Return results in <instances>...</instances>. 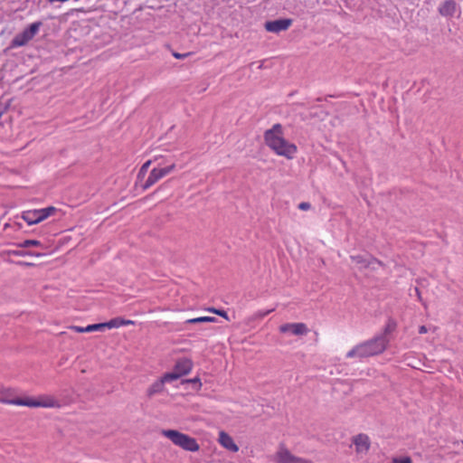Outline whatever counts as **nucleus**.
Wrapping results in <instances>:
<instances>
[{"instance_id": "nucleus-32", "label": "nucleus", "mask_w": 463, "mask_h": 463, "mask_svg": "<svg viewBox=\"0 0 463 463\" xmlns=\"http://www.w3.org/2000/svg\"><path fill=\"white\" fill-rule=\"evenodd\" d=\"M134 322L132 320H124L123 326L125 325H132Z\"/></svg>"}, {"instance_id": "nucleus-2", "label": "nucleus", "mask_w": 463, "mask_h": 463, "mask_svg": "<svg viewBox=\"0 0 463 463\" xmlns=\"http://www.w3.org/2000/svg\"><path fill=\"white\" fill-rule=\"evenodd\" d=\"M389 344L388 337L377 335L373 339L361 343L351 349L347 354V358H364L382 354Z\"/></svg>"}, {"instance_id": "nucleus-19", "label": "nucleus", "mask_w": 463, "mask_h": 463, "mask_svg": "<svg viewBox=\"0 0 463 463\" xmlns=\"http://www.w3.org/2000/svg\"><path fill=\"white\" fill-rule=\"evenodd\" d=\"M215 317H200L196 318H191L186 321V323L189 324H197V323H203V322H214Z\"/></svg>"}, {"instance_id": "nucleus-9", "label": "nucleus", "mask_w": 463, "mask_h": 463, "mask_svg": "<svg viewBox=\"0 0 463 463\" xmlns=\"http://www.w3.org/2000/svg\"><path fill=\"white\" fill-rule=\"evenodd\" d=\"M175 168V164L172 163L171 165L165 166V167H155L150 172L146 184L144 185L145 188H148L152 186L154 184H156L157 181L170 174L172 171H174Z\"/></svg>"}, {"instance_id": "nucleus-20", "label": "nucleus", "mask_w": 463, "mask_h": 463, "mask_svg": "<svg viewBox=\"0 0 463 463\" xmlns=\"http://www.w3.org/2000/svg\"><path fill=\"white\" fill-rule=\"evenodd\" d=\"M396 328V323L392 319H389L387 325L384 327L383 333L381 335L387 337V335L392 333Z\"/></svg>"}, {"instance_id": "nucleus-7", "label": "nucleus", "mask_w": 463, "mask_h": 463, "mask_svg": "<svg viewBox=\"0 0 463 463\" xmlns=\"http://www.w3.org/2000/svg\"><path fill=\"white\" fill-rule=\"evenodd\" d=\"M276 463H313L311 460L293 455L286 447L280 446L275 454Z\"/></svg>"}, {"instance_id": "nucleus-22", "label": "nucleus", "mask_w": 463, "mask_h": 463, "mask_svg": "<svg viewBox=\"0 0 463 463\" xmlns=\"http://www.w3.org/2000/svg\"><path fill=\"white\" fill-rule=\"evenodd\" d=\"M105 329V323L93 324L87 326L88 333Z\"/></svg>"}, {"instance_id": "nucleus-6", "label": "nucleus", "mask_w": 463, "mask_h": 463, "mask_svg": "<svg viewBox=\"0 0 463 463\" xmlns=\"http://www.w3.org/2000/svg\"><path fill=\"white\" fill-rule=\"evenodd\" d=\"M56 212L57 209L53 206H49L42 209L28 210L23 212L22 218L29 225H33L42 222L50 216L54 215Z\"/></svg>"}, {"instance_id": "nucleus-24", "label": "nucleus", "mask_w": 463, "mask_h": 463, "mask_svg": "<svg viewBox=\"0 0 463 463\" xmlns=\"http://www.w3.org/2000/svg\"><path fill=\"white\" fill-rule=\"evenodd\" d=\"M70 328L77 333H88L87 326L82 327V326H72Z\"/></svg>"}, {"instance_id": "nucleus-5", "label": "nucleus", "mask_w": 463, "mask_h": 463, "mask_svg": "<svg viewBox=\"0 0 463 463\" xmlns=\"http://www.w3.org/2000/svg\"><path fill=\"white\" fill-rule=\"evenodd\" d=\"M0 402L6 403V404L27 406V407L54 408V407L60 406L58 401H56L52 396H42L38 400H33V399H30V398L6 399V398L0 397Z\"/></svg>"}, {"instance_id": "nucleus-30", "label": "nucleus", "mask_w": 463, "mask_h": 463, "mask_svg": "<svg viewBox=\"0 0 463 463\" xmlns=\"http://www.w3.org/2000/svg\"><path fill=\"white\" fill-rule=\"evenodd\" d=\"M427 331H428V329H427V327L425 326H421L419 328V333L420 334H425V333H427Z\"/></svg>"}, {"instance_id": "nucleus-16", "label": "nucleus", "mask_w": 463, "mask_h": 463, "mask_svg": "<svg viewBox=\"0 0 463 463\" xmlns=\"http://www.w3.org/2000/svg\"><path fill=\"white\" fill-rule=\"evenodd\" d=\"M165 383L163 382V379L155 382L147 390L148 396H153L156 393L161 392L164 389V384Z\"/></svg>"}, {"instance_id": "nucleus-4", "label": "nucleus", "mask_w": 463, "mask_h": 463, "mask_svg": "<svg viewBox=\"0 0 463 463\" xmlns=\"http://www.w3.org/2000/svg\"><path fill=\"white\" fill-rule=\"evenodd\" d=\"M352 265L354 269L364 271L366 276L373 272H385V266L371 256L355 255L351 256Z\"/></svg>"}, {"instance_id": "nucleus-18", "label": "nucleus", "mask_w": 463, "mask_h": 463, "mask_svg": "<svg viewBox=\"0 0 463 463\" xmlns=\"http://www.w3.org/2000/svg\"><path fill=\"white\" fill-rule=\"evenodd\" d=\"M161 378L163 379V382L170 383V382H173V381H175V380L181 378V376L176 372H175L173 370L170 373H165Z\"/></svg>"}, {"instance_id": "nucleus-14", "label": "nucleus", "mask_w": 463, "mask_h": 463, "mask_svg": "<svg viewBox=\"0 0 463 463\" xmlns=\"http://www.w3.org/2000/svg\"><path fill=\"white\" fill-rule=\"evenodd\" d=\"M438 11L444 17H452L458 11L457 3L454 0H446L439 5Z\"/></svg>"}, {"instance_id": "nucleus-23", "label": "nucleus", "mask_w": 463, "mask_h": 463, "mask_svg": "<svg viewBox=\"0 0 463 463\" xmlns=\"http://www.w3.org/2000/svg\"><path fill=\"white\" fill-rule=\"evenodd\" d=\"M150 164H151V160L146 161V163L141 166V168H140V170H139V174H138V175H146V171H147V169H148V167H149V165H150Z\"/></svg>"}, {"instance_id": "nucleus-10", "label": "nucleus", "mask_w": 463, "mask_h": 463, "mask_svg": "<svg viewBox=\"0 0 463 463\" xmlns=\"http://www.w3.org/2000/svg\"><path fill=\"white\" fill-rule=\"evenodd\" d=\"M281 334H288L291 335L302 336L309 332L307 326L304 323H286L279 328Z\"/></svg>"}, {"instance_id": "nucleus-8", "label": "nucleus", "mask_w": 463, "mask_h": 463, "mask_svg": "<svg viewBox=\"0 0 463 463\" xmlns=\"http://www.w3.org/2000/svg\"><path fill=\"white\" fill-rule=\"evenodd\" d=\"M41 26V23H33L28 28L24 29L21 33L17 34L14 40L13 44L14 46H23L32 40L34 35L38 33Z\"/></svg>"}, {"instance_id": "nucleus-34", "label": "nucleus", "mask_w": 463, "mask_h": 463, "mask_svg": "<svg viewBox=\"0 0 463 463\" xmlns=\"http://www.w3.org/2000/svg\"><path fill=\"white\" fill-rule=\"evenodd\" d=\"M17 255H24L23 252H17Z\"/></svg>"}, {"instance_id": "nucleus-31", "label": "nucleus", "mask_w": 463, "mask_h": 463, "mask_svg": "<svg viewBox=\"0 0 463 463\" xmlns=\"http://www.w3.org/2000/svg\"><path fill=\"white\" fill-rule=\"evenodd\" d=\"M273 309H270V310H267L265 312H261L259 314L260 317H263L265 316H267L269 313H270Z\"/></svg>"}, {"instance_id": "nucleus-1", "label": "nucleus", "mask_w": 463, "mask_h": 463, "mask_svg": "<svg viewBox=\"0 0 463 463\" xmlns=\"http://www.w3.org/2000/svg\"><path fill=\"white\" fill-rule=\"evenodd\" d=\"M265 140L268 146L279 156L291 159L297 153V146L284 138L279 124L274 125L265 132Z\"/></svg>"}, {"instance_id": "nucleus-29", "label": "nucleus", "mask_w": 463, "mask_h": 463, "mask_svg": "<svg viewBox=\"0 0 463 463\" xmlns=\"http://www.w3.org/2000/svg\"><path fill=\"white\" fill-rule=\"evenodd\" d=\"M187 382L192 383H197L199 388L202 386V383H201V380L199 377H195V378L187 380Z\"/></svg>"}, {"instance_id": "nucleus-33", "label": "nucleus", "mask_w": 463, "mask_h": 463, "mask_svg": "<svg viewBox=\"0 0 463 463\" xmlns=\"http://www.w3.org/2000/svg\"><path fill=\"white\" fill-rule=\"evenodd\" d=\"M416 296H417V298H420V291H416Z\"/></svg>"}, {"instance_id": "nucleus-21", "label": "nucleus", "mask_w": 463, "mask_h": 463, "mask_svg": "<svg viewBox=\"0 0 463 463\" xmlns=\"http://www.w3.org/2000/svg\"><path fill=\"white\" fill-rule=\"evenodd\" d=\"M41 245V242L36 240H25L19 244L22 248H29V247H38Z\"/></svg>"}, {"instance_id": "nucleus-13", "label": "nucleus", "mask_w": 463, "mask_h": 463, "mask_svg": "<svg viewBox=\"0 0 463 463\" xmlns=\"http://www.w3.org/2000/svg\"><path fill=\"white\" fill-rule=\"evenodd\" d=\"M218 442L220 445L232 452L239 451L238 445L234 442L233 439L224 430L219 432Z\"/></svg>"}, {"instance_id": "nucleus-28", "label": "nucleus", "mask_w": 463, "mask_h": 463, "mask_svg": "<svg viewBox=\"0 0 463 463\" xmlns=\"http://www.w3.org/2000/svg\"><path fill=\"white\" fill-rule=\"evenodd\" d=\"M209 310H210L211 312H213V313L218 314V315H220V316H222V317H223L227 318L226 312H225V311H223V310H217V309H215V308H211V309H209Z\"/></svg>"}, {"instance_id": "nucleus-26", "label": "nucleus", "mask_w": 463, "mask_h": 463, "mask_svg": "<svg viewBox=\"0 0 463 463\" xmlns=\"http://www.w3.org/2000/svg\"><path fill=\"white\" fill-rule=\"evenodd\" d=\"M189 55H190L189 52H186V53H179V52H173V56L179 60L184 59V58L188 57Z\"/></svg>"}, {"instance_id": "nucleus-27", "label": "nucleus", "mask_w": 463, "mask_h": 463, "mask_svg": "<svg viewBox=\"0 0 463 463\" xmlns=\"http://www.w3.org/2000/svg\"><path fill=\"white\" fill-rule=\"evenodd\" d=\"M392 463H411V460L410 458H394Z\"/></svg>"}, {"instance_id": "nucleus-11", "label": "nucleus", "mask_w": 463, "mask_h": 463, "mask_svg": "<svg viewBox=\"0 0 463 463\" xmlns=\"http://www.w3.org/2000/svg\"><path fill=\"white\" fill-rule=\"evenodd\" d=\"M353 444L355 447V451L358 454H366L370 449V439L365 434H358L353 438Z\"/></svg>"}, {"instance_id": "nucleus-25", "label": "nucleus", "mask_w": 463, "mask_h": 463, "mask_svg": "<svg viewBox=\"0 0 463 463\" xmlns=\"http://www.w3.org/2000/svg\"><path fill=\"white\" fill-rule=\"evenodd\" d=\"M311 208V204L307 202H302L298 204V209L302 211H307Z\"/></svg>"}, {"instance_id": "nucleus-17", "label": "nucleus", "mask_w": 463, "mask_h": 463, "mask_svg": "<svg viewBox=\"0 0 463 463\" xmlns=\"http://www.w3.org/2000/svg\"><path fill=\"white\" fill-rule=\"evenodd\" d=\"M123 323H124V319H121L119 317L113 318V319L109 320V322L105 323V328L119 327V326H123Z\"/></svg>"}, {"instance_id": "nucleus-12", "label": "nucleus", "mask_w": 463, "mask_h": 463, "mask_svg": "<svg viewBox=\"0 0 463 463\" xmlns=\"http://www.w3.org/2000/svg\"><path fill=\"white\" fill-rule=\"evenodd\" d=\"M291 24L289 19H279L275 21L267 22L265 24V29L271 33H279L287 30Z\"/></svg>"}, {"instance_id": "nucleus-15", "label": "nucleus", "mask_w": 463, "mask_h": 463, "mask_svg": "<svg viewBox=\"0 0 463 463\" xmlns=\"http://www.w3.org/2000/svg\"><path fill=\"white\" fill-rule=\"evenodd\" d=\"M193 368V362L190 359L183 358L178 360L174 367V371L176 372L181 377L188 374Z\"/></svg>"}, {"instance_id": "nucleus-3", "label": "nucleus", "mask_w": 463, "mask_h": 463, "mask_svg": "<svg viewBox=\"0 0 463 463\" xmlns=\"http://www.w3.org/2000/svg\"><path fill=\"white\" fill-rule=\"evenodd\" d=\"M161 434L171 440L174 445L183 449L184 450L196 452L200 449V445L194 438L178 430H163Z\"/></svg>"}]
</instances>
